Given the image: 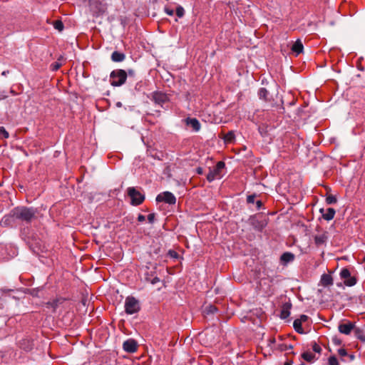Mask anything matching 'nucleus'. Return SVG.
Returning a JSON list of instances; mask_svg holds the SVG:
<instances>
[{"instance_id": "obj_19", "label": "nucleus", "mask_w": 365, "mask_h": 365, "mask_svg": "<svg viewBox=\"0 0 365 365\" xmlns=\"http://www.w3.org/2000/svg\"><path fill=\"white\" fill-rule=\"evenodd\" d=\"M125 54L118 51H114L111 54V59L114 62H121L125 59Z\"/></svg>"}, {"instance_id": "obj_41", "label": "nucleus", "mask_w": 365, "mask_h": 365, "mask_svg": "<svg viewBox=\"0 0 365 365\" xmlns=\"http://www.w3.org/2000/svg\"><path fill=\"white\" fill-rule=\"evenodd\" d=\"M338 354L341 356H346L347 355V351L346 349H339L338 350Z\"/></svg>"}, {"instance_id": "obj_30", "label": "nucleus", "mask_w": 365, "mask_h": 365, "mask_svg": "<svg viewBox=\"0 0 365 365\" xmlns=\"http://www.w3.org/2000/svg\"><path fill=\"white\" fill-rule=\"evenodd\" d=\"M351 276L350 271L347 268H343L340 272V277L344 280Z\"/></svg>"}, {"instance_id": "obj_13", "label": "nucleus", "mask_w": 365, "mask_h": 365, "mask_svg": "<svg viewBox=\"0 0 365 365\" xmlns=\"http://www.w3.org/2000/svg\"><path fill=\"white\" fill-rule=\"evenodd\" d=\"M328 240V236L326 232L321 235H317L314 237V244L317 247L324 245Z\"/></svg>"}, {"instance_id": "obj_35", "label": "nucleus", "mask_w": 365, "mask_h": 365, "mask_svg": "<svg viewBox=\"0 0 365 365\" xmlns=\"http://www.w3.org/2000/svg\"><path fill=\"white\" fill-rule=\"evenodd\" d=\"M329 365H339L338 360L335 356H331L328 359Z\"/></svg>"}, {"instance_id": "obj_29", "label": "nucleus", "mask_w": 365, "mask_h": 365, "mask_svg": "<svg viewBox=\"0 0 365 365\" xmlns=\"http://www.w3.org/2000/svg\"><path fill=\"white\" fill-rule=\"evenodd\" d=\"M54 29L58 30V31H62L63 30L64 26L63 22L61 20H56L53 24Z\"/></svg>"}, {"instance_id": "obj_26", "label": "nucleus", "mask_w": 365, "mask_h": 365, "mask_svg": "<svg viewBox=\"0 0 365 365\" xmlns=\"http://www.w3.org/2000/svg\"><path fill=\"white\" fill-rule=\"evenodd\" d=\"M235 133L232 130L229 131L227 134L223 137L224 141L226 143H230L235 140Z\"/></svg>"}, {"instance_id": "obj_9", "label": "nucleus", "mask_w": 365, "mask_h": 365, "mask_svg": "<svg viewBox=\"0 0 365 365\" xmlns=\"http://www.w3.org/2000/svg\"><path fill=\"white\" fill-rule=\"evenodd\" d=\"M152 100L158 105L163 106L169 101V98L165 93L160 91L153 92L152 94Z\"/></svg>"}, {"instance_id": "obj_33", "label": "nucleus", "mask_w": 365, "mask_h": 365, "mask_svg": "<svg viewBox=\"0 0 365 365\" xmlns=\"http://www.w3.org/2000/svg\"><path fill=\"white\" fill-rule=\"evenodd\" d=\"M61 66V63L59 62H53L51 64L50 68L52 71H58Z\"/></svg>"}, {"instance_id": "obj_51", "label": "nucleus", "mask_w": 365, "mask_h": 365, "mask_svg": "<svg viewBox=\"0 0 365 365\" xmlns=\"http://www.w3.org/2000/svg\"><path fill=\"white\" fill-rule=\"evenodd\" d=\"M154 273H155V272H153V271H151L150 272H149V277H150V278L153 277V276H154Z\"/></svg>"}, {"instance_id": "obj_44", "label": "nucleus", "mask_w": 365, "mask_h": 365, "mask_svg": "<svg viewBox=\"0 0 365 365\" xmlns=\"http://www.w3.org/2000/svg\"><path fill=\"white\" fill-rule=\"evenodd\" d=\"M145 220V217L143 215H141V214L138 215V221L139 222H143Z\"/></svg>"}, {"instance_id": "obj_25", "label": "nucleus", "mask_w": 365, "mask_h": 365, "mask_svg": "<svg viewBox=\"0 0 365 365\" xmlns=\"http://www.w3.org/2000/svg\"><path fill=\"white\" fill-rule=\"evenodd\" d=\"M293 327L294 330L299 334H304V331L302 327V323L300 320L295 319L293 322Z\"/></svg>"}, {"instance_id": "obj_32", "label": "nucleus", "mask_w": 365, "mask_h": 365, "mask_svg": "<svg viewBox=\"0 0 365 365\" xmlns=\"http://www.w3.org/2000/svg\"><path fill=\"white\" fill-rule=\"evenodd\" d=\"M336 201V197L332 195H328L326 198V202L328 205L334 204Z\"/></svg>"}, {"instance_id": "obj_45", "label": "nucleus", "mask_w": 365, "mask_h": 365, "mask_svg": "<svg viewBox=\"0 0 365 365\" xmlns=\"http://www.w3.org/2000/svg\"><path fill=\"white\" fill-rule=\"evenodd\" d=\"M256 206H257V210H259V209L262 207V201H261V200H257V201L256 202Z\"/></svg>"}, {"instance_id": "obj_36", "label": "nucleus", "mask_w": 365, "mask_h": 365, "mask_svg": "<svg viewBox=\"0 0 365 365\" xmlns=\"http://www.w3.org/2000/svg\"><path fill=\"white\" fill-rule=\"evenodd\" d=\"M185 11L184 9L182 6H178L176 9V14L178 17H182L184 15Z\"/></svg>"}, {"instance_id": "obj_54", "label": "nucleus", "mask_w": 365, "mask_h": 365, "mask_svg": "<svg viewBox=\"0 0 365 365\" xmlns=\"http://www.w3.org/2000/svg\"><path fill=\"white\" fill-rule=\"evenodd\" d=\"M350 357L351 359H353L354 358V356L353 355H351Z\"/></svg>"}, {"instance_id": "obj_21", "label": "nucleus", "mask_w": 365, "mask_h": 365, "mask_svg": "<svg viewBox=\"0 0 365 365\" xmlns=\"http://www.w3.org/2000/svg\"><path fill=\"white\" fill-rule=\"evenodd\" d=\"M269 92L265 88H261L259 90L258 96L259 98L262 100H264L266 102L269 101L270 100L268 98Z\"/></svg>"}, {"instance_id": "obj_34", "label": "nucleus", "mask_w": 365, "mask_h": 365, "mask_svg": "<svg viewBox=\"0 0 365 365\" xmlns=\"http://www.w3.org/2000/svg\"><path fill=\"white\" fill-rule=\"evenodd\" d=\"M312 348L314 352L320 354L322 352V348L315 341L312 343Z\"/></svg>"}, {"instance_id": "obj_5", "label": "nucleus", "mask_w": 365, "mask_h": 365, "mask_svg": "<svg viewBox=\"0 0 365 365\" xmlns=\"http://www.w3.org/2000/svg\"><path fill=\"white\" fill-rule=\"evenodd\" d=\"M128 195L131 199V204L135 206L142 204L145 200V195L133 187L128 188Z\"/></svg>"}, {"instance_id": "obj_42", "label": "nucleus", "mask_w": 365, "mask_h": 365, "mask_svg": "<svg viewBox=\"0 0 365 365\" xmlns=\"http://www.w3.org/2000/svg\"><path fill=\"white\" fill-rule=\"evenodd\" d=\"M165 13L169 16H173L174 14V11L170 8L165 7Z\"/></svg>"}, {"instance_id": "obj_14", "label": "nucleus", "mask_w": 365, "mask_h": 365, "mask_svg": "<svg viewBox=\"0 0 365 365\" xmlns=\"http://www.w3.org/2000/svg\"><path fill=\"white\" fill-rule=\"evenodd\" d=\"M294 258H295V256L293 253L289 252H284L281 255L280 260L283 264H287L292 262L294 259Z\"/></svg>"}, {"instance_id": "obj_27", "label": "nucleus", "mask_w": 365, "mask_h": 365, "mask_svg": "<svg viewBox=\"0 0 365 365\" xmlns=\"http://www.w3.org/2000/svg\"><path fill=\"white\" fill-rule=\"evenodd\" d=\"M217 308L215 306L211 305V304L206 307L205 309V313L206 314H215V312H217Z\"/></svg>"}, {"instance_id": "obj_8", "label": "nucleus", "mask_w": 365, "mask_h": 365, "mask_svg": "<svg viewBox=\"0 0 365 365\" xmlns=\"http://www.w3.org/2000/svg\"><path fill=\"white\" fill-rule=\"evenodd\" d=\"M157 202H164L169 205H175L176 202V197L175 195L168 191L163 192L156 197Z\"/></svg>"}, {"instance_id": "obj_17", "label": "nucleus", "mask_w": 365, "mask_h": 365, "mask_svg": "<svg viewBox=\"0 0 365 365\" xmlns=\"http://www.w3.org/2000/svg\"><path fill=\"white\" fill-rule=\"evenodd\" d=\"M321 284L324 287H328L333 284V278L329 274H324L321 277Z\"/></svg>"}, {"instance_id": "obj_53", "label": "nucleus", "mask_w": 365, "mask_h": 365, "mask_svg": "<svg viewBox=\"0 0 365 365\" xmlns=\"http://www.w3.org/2000/svg\"><path fill=\"white\" fill-rule=\"evenodd\" d=\"M116 106H117L118 107H121V106H122V103H121L120 102H118V103H116Z\"/></svg>"}, {"instance_id": "obj_6", "label": "nucleus", "mask_w": 365, "mask_h": 365, "mask_svg": "<svg viewBox=\"0 0 365 365\" xmlns=\"http://www.w3.org/2000/svg\"><path fill=\"white\" fill-rule=\"evenodd\" d=\"M225 164L222 161H219L216 165L212 168L210 169L206 178L209 182L213 181L216 178H220V172L225 168Z\"/></svg>"}, {"instance_id": "obj_46", "label": "nucleus", "mask_w": 365, "mask_h": 365, "mask_svg": "<svg viewBox=\"0 0 365 365\" xmlns=\"http://www.w3.org/2000/svg\"><path fill=\"white\" fill-rule=\"evenodd\" d=\"M196 173L199 175H202L203 173V169L201 167H198L196 168Z\"/></svg>"}, {"instance_id": "obj_47", "label": "nucleus", "mask_w": 365, "mask_h": 365, "mask_svg": "<svg viewBox=\"0 0 365 365\" xmlns=\"http://www.w3.org/2000/svg\"><path fill=\"white\" fill-rule=\"evenodd\" d=\"M293 349V346L292 345H289V346H285V348H284V350L285 351H287V350H292Z\"/></svg>"}, {"instance_id": "obj_22", "label": "nucleus", "mask_w": 365, "mask_h": 365, "mask_svg": "<svg viewBox=\"0 0 365 365\" xmlns=\"http://www.w3.org/2000/svg\"><path fill=\"white\" fill-rule=\"evenodd\" d=\"M302 358L307 362H312L315 358V355L311 352L305 351L302 354Z\"/></svg>"}, {"instance_id": "obj_3", "label": "nucleus", "mask_w": 365, "mask_h": 365, "mask_svg": "<svg viewBox=\"0 0 365 365\" xmlns=\"http://www.w3.org/2000/svg\"><path fill=\"white\" fill-rule=\"evenodd\" d=\"M111 82L110 84L113 86H120L126 81L127 73L122 69L114 70L110 75Z\"/></svg>"}, {"instance_id": "obj_11", "label": "nucleus", "mask_w": 365, "mask_h": 365, "mask_svg": "<svg viewBox=\"0 0 365 365\" xmlns=\"http://www.w3.org/2000/svg\"><path fill=\"white\" fill-rule=\"evenodd\" d=\"M184 122L187 126L192 128V131L198 132L201 128L200 121L195 118H187L184 119Z\"/></svg>"}, {"instance_id": "obj_7", "label": "nucleus", "mask_w": 365, "mask_h": 365, "mask_svg": "<svg viewBox=\"0 0 365 365\" xmlns=\"http://www.w3.org/2000/svg\"><path fill=\"white\" fill-rule=\"evenodd\" d=\"M14 212V210L12 209L9 213L2 217L0 221V225L1 227H13L18 222Z\"/></svg>"}, {"instance_id": "obj_38", "label": "nucleus", "mask_w": 365, "mask_h": 365, "mask_svg": "<svg viewBox=\"0 0 365 365\" xmlns=\"http://www.w3.org/2000/svg\"><path fill=\"white\" fill-rule=\"evenodd\" d=\"M255 199V195H248L247 197V203H254Z\"/></svg>"}, {"instance_id": "obj_16", "label": "nucleus", "mask_w": 365, "mask_h": 365, "mask_svg": "<svg viewBox=\"0 0 365 365\" xmlns=\"http://www.w3.org/2000/svg\"><path fill=\"white\" fill-rule=\"evenodd\" d=\"M320 212L322 213V217L325 220L329 221L334 218L336 211L334 208L329 207L324 213V209H320Z\"/></svg>"}, {"instance_id": "obj_49", "label": "nucleus", "mask_w": 365, "mask_h": 365, "mask_svg": "<svg viewBox=\"0 0 365 365\" xmlns=\"http://www.w3.org/2000/svg\"><path fill=\"white\" fill-rule=\"evenodd\" d=\"M9 93H10L11 95H13V96H16V95H17V93H16L15 91H14L13 89H11V90H10V91H9Z\"/></svg>"}, {"instance_id": "obj_28", "label": "nucleus", "mask_w": 365, "mask_h": 365, "mask_svg": "<svg viewBox=\"0 0 365 365\" xmlns=\"http://www.w3.org/2000/svg\"><path fill=\"white\" fill-rule=\"evenodd\" d=\"M344 283L349 287L354 286L356 283V279L354 277H349L346 279L344 280Z\"/></svg>"}, {"instance_id": "obj_1", "label": "nucleus", "mask_w": 365, "mask_h": 365, "mask_svg": "<svg viewBox=\"0 0 365 365\" xmlns=\"http://www.w3.org/2000/svg\"><path fill=\"white\" fill-rule=\"evenodd\" d=\"M14 210L17 222L30 223L36 218V210L33 207H16Z\"/></svg>"}, {"instance_id": "obj_40", "label": "nucleus", "mask_w": 365, "mask_h": 365, "mask_svg": "<svg viewBox=\"0 0 365 365\" xmlns=\"http://www.w3.org/2000/svg\"><path fill=\"white\" fill-rule=\"evenodd\" d=\"M8 98V95L6 94V92L5 91H0V101L4 100Z\"/></svg>"}, {"instance_id": "obj_39", "label": "nucleus", "mask_w": 365, "mask_h": 365, "mask_svg": "<svg viewBox=\"0 0 365 365\" xmlns=\"http://www.w3.org/2000/svg\"><path fill=\"white\" fill-rule=\"evenodd\" d=\"M155 218V213H150L148 215V220L150 223H153Z\"/></svg>"}, {"instance_id": "obj_4", "label": "nucleus", "mask_w": 365, "mask_h": 365, "mask_svg": "<svg viewBox=\"0 0 365 365\" xmlns=\"http://www.w3.org/2000/svg\"><path fill=\"white\" fill-rule=\"evenodd\" d=\"M140 309L139 301L134 297H127L125 301V312L128 314H133Z\"/></svg>"}, {"instance_id": "obj_48", "label": "nucleus", "mask_w": 365, "mask_h": 365, "mask_svg": "<svg viewBox=\"0 0 365 365\" xmlns=\"http://www.w3.org/2000/svg\"><path fill=\"white\" fill-rule=\"evenodd\" d=\"M333 341L334 344H341V341L340 340L337 339H333Z\"/></svg>"}, {"instance_id": "obj_10", "label": "nucleus", "mask_w": 365, "mask_h": 365, "mask_svg": "<svg viewBox=\"0 0 365 365\" xmlns=\"http://www.w3.org/2000/svg\"><path fill=\"white\" fill-rule=\"evenodd\" d=\"M123 350L128 353H135L138 349V344L133 339H129L123 344Z\"/></svg>"}, {"instance_id": "obj_18", "label": "nucleus", "mask_w": 365, "mask_h": 365, "mask_svg": "<svg viewBox=\"0 0 365 365\" xmlns=\"http://www.w3.org/2000/svg\"><path fill=\"white\" fill-rule=\"evenodd\" d=\"M303 44L300 39H297L294 43L292 45V50L293 52L296 53L297 54H299L302 53L303 51Z\"/></svg>"}, {"instance_id": "obj_43", "label": "nucleus", "mask_w": 365, "mask_h": 365, "mask_svg": "<svg viewBox=\"0 0 365 365\" xmlns=\"http://www.w3.org/2000/svg\"><path fill=\"white\" fill-rule=\"evenodd\" d=\"M297 320H300L301 323L307 321L308 317L307 315L302 314L300 316L299 319H297Z\"/></svg>"}, {"instance_id": "obj_31", "label": "nucleus", "mask_w": 365, "mask_h": 365, "mask_svg": "<svg viewBox=\"0 0 365 365\" xmlns=\"http://www.w3.org/2000/svg\"><path fill=\"white\" fill-rule=\"evenodd\" d=\"M9 137V133L6 130L4 127H0V139L8 138Z\"/></svg>"}, {"instance_id": "obj_24", "label": "nucleus", "mask_w": 365, "mask_h": 365, "mask_svg": "<svg viewBox=\"0 0 365 365\" xmlns=\"http://www.w3.org/2000/svg\"><path fill=\"white\" fill-rule=\"evenodd\" d=\"M145 280L148 282L151 283L152 284H155L156 283L160 282V279L157 276L154 275L153 277L150 278L148 272H146L145 273Z\"/></svg>"}, {"instance_id": "obj_50", "label": "nucleus", "mask_w": 365, "mask_h": 365, "mask_svg": "<svg viewBox=\"0 0 365 365\" xmlns=\"http://www.w3.org/2000/svg\"><path fill=\"white\" fill-rule=\"evenodd\" d=\"M293 362L292 360L286 361L284 365H292Z\"/></svg>"}, {"instance_id": "obj_23", "label": "nucleus", "mask_w": 365, "mask_h": 365, "mask_svg": "<svg viewBox=\"0 0 365 365\" xmlns=\"http://www.w3.org/2000/svg\"><path fill=\"white\" fill-rule=\"evenodd\" d=\"M61 299H56L53 300L52 302H48L46 303L47 307H51L53 309V312H56V309L58 307V304L61 303Z\"/></svg>"}, {"instance_id": "obj_15", "label": "nucleus", "mask_w": 365, "mask_h": 365, "mask_svg": "<svg viewBox=\"0 0 365 365\" xmlns=\"http://www.w3.org/2000/svg\"><path fill=\"white\" fill-rule=\"evenodd\" d=\"M292 308V304L290 302H286L282 305L280 317L282 319H287L290 315V309Z\"/></svg>"}, {"instance_id": "obj_20", "label": "nucleus", "mask_w": 365, "mask_h": 365, "mask_svg": "<svg viewBox=\"0 0 365 365\" xmlns=\"http://www.w3.org/2000/svg\"><path fill=\"white\" fill-rule=\"evenodd\" d=\"M354 331L355 336L360 341L365 342V333L364 330L360 328L355 327Z\"/></svg>"}, {"instance_id": "obj_2", "label": "nucleus", "mask_w": 365, "mask_h": 365, "mask_svg": "<svg viewBox=\"0 0 365 365\" xmlns=\"http://www.w3.org/2000/svg\"><path fill=\"white\" fill-rule=\"evenodd\" d=\"M248 222L255 230L261 232L267 225L268 218L261 214H256L250 216Z\"/></svg>"}, {"instance_id": "obj_52", "label": "nucleus", "mask_w": 365, "mask_h": 365, "mask_svg": "<svg viewBox=\"0 0 365 365\" xmlns=\"http://www.w3.org/2000/svg\"><path fill=\"white\" fill-rule=\"evenodd\" d=\"M128 73L129 75L133 76L134 74V71L133 70H129Z\"/></svg>"}, {"instance_id": "obj_37", "label": "nucleus", "mask_w": 365, "mask_h": 365, "mask_svg": "<svg viewBox=\"0 0 365 365\" xmlns=\"http://www.w3.org/2000/svg\"><path fill=\"white\" fill-rule=\"evenodd\" d=\"M168 255L170 256L171 258H173V259H178V257H179V255L177 253V252H175L173 250H170L168 251Z\"/></svg>"}, {"instance_id": "obj_12", "label": "nucleus", "mask_w": 365, "mask_h": 365, "mask_svg": "<svg viewBox=\"0 0 365 365\" xmlns=\"http://www.w3.org/2000/svg\"><path fill=\"white\" fill-rule=\"evenodd\" d=\"M354 329L355 324L350 322L346 324H340L338 327L339 331L346 335L349 334Z\"/></svg>"}]
</instances>
